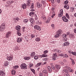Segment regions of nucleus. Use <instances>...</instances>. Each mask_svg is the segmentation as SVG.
<instances>
[{
	"mask_svg": "<svg viewBox=\"0 0 76 76\" xmlns=\"http://www.w3.org/2000/svg\"><path fill=\"white\" fill-rule=\"evenodd\" d=\"M74 31L75 33V34H76V28L74 29Z\"/></svg>",
	"mask_w": 76,
	"mask_h": 76,
	"instance_id": "nucleus-64",
	"label": "nucleus"
},
{
	"mask_svg": "<svg viewBox=\"0 0 76 76\" xmlns=\"http://www.w3.org/2000/svg\"><path fill=\"white\" fill-rule=\"evenodd\" d=\"M51 2L52 3L54 4V0H51Z\"/></svg>",
	"mask_w": 76,
	"mask_h": 76,
	"instance_id": "nucleus-61",
	"label": "nucleus"
},
{
	"mask_svg": "<svg viewBox=\"0 0 76 76\" xmlns=\"http://www.w3.org/2000/svg\"><path fill=\"white\" fill-rule=\"evenodd\" d=\"M63 70L65 72V73H68V72H69V71H68V70L67 69H64Z\"/></svg>",
	"mask_w": 76,
	"mask_h": 76,
	"instance_id": "nucleus-42",
	"label": "nucleus"
},
{
	"mask_svg": "<svg viewBox=\"0 0 76 76\" xmlns=\"http://www.w3.org/2000/svg\"><path fill=\"white\" fill-rule=\"evenodd\" d=\"M30 59V57H25L24 58V59L26 60H29Z\"/></svg>",
	"mask_w": 76,
	"mask_h": 76,
	"instance_id": "nucleus-35",
	"label": "nucleus"
},
{
	"mask_svg": "<svg viewBox=\"0 0 76 76\" xmlns=\"http://www.w3.org/2000/svg\"><path fill=\"white\" fill-rule=\"evenodd\" d=\"M12 68L13 69H16L19 68V66H18V65H16L15 66H13L12 67Z\"/></svg>",
	"mask_w": 76,
	"mask_h": 76,
	"instance_id": "nucleus-23",
	"label": "nucleus"
},
{
	"mask_svg": "<svg viewBox=\"0 0 76 76\" xmlns=\"http://www.w3.org/2000/svg\"><path fill=\"white\" fill-rule=\"evenodd\" d=\"M68 53L69 54H71L72 53V51L71 50H70L69 51H68Z\"/></svg>",
	"mask_w": 76,
	"mask_h": 76,
	"instance_id": "nucleus-58",
	"label": "nucleus"
},
{
	"mask_svg": "<svg viewBox=\"0 0 76 76\" xmlns=\"http://www.w3.org/2000/svg\"><path fill=\"white\" fill-rule=\"evenodd\" d=\"M50 18H48V20H46V23H49L50 20Z\"/></svg>",
	"mask_w": 76,
	"mask_h": 76,
	"instance_id": "nucleus-26",
	"label": "nucleus"
},
{
	"mask_svg": "<svg viewBox=\"0 0 76 76\" xmlns=\"http://www.w3.org/2000/svg\"><path fill=\"white\" fill-rule=\"evenodd\" d=\"M4 65L5 67L6 66H7L9 65V62H8V61L4 62Z\"/></svg>",
	"mask_w": 76,
	"mask_h": 76,
	"instance_id": "nucleus-17",
	"label": "nucleus"
},
{
	"mask_svg": "<svg viewBox=\"0 0 76 76\" xmlns=\"http://www.w3.org/2000/svg\"><path fill=\"white\" fill-rule=\"evenodd\" d=\"M52 68L53 70H55V67L54 66H52Z\"/></svg>",
	"mask_w": 76,
	"mask_h": 76,
	"instance_id": "nucleus-57",
	"label": "nucleus"
},
{
	"mask_svg": "<svg viewBox=\"0 0 76 76\" xmlns=\"http://www.w3.org/2000/svg\"><path fill=\"white\" fill-rule=\"evenodd\" d=\"M42 55L43 56V57H47V56H47V55H46L45 54H43Z\"/></svg>",
	"mask_w": 76,
	"mask_h": 76,
	"instance_id": "nucleus-43",
	"label": "nucleus"
},
{
	"mask_svg": "<svg viewBox=\"0 0 76 76\" xmlns=\"http://www.w3.org/2000/svg\"><path fill=\"white\" fill-rule=\"evenodd\" d=\"M69 37L70 38H73V37H74V36H73V35L71 34L69 35Z\"/></svg>",
	"mask_w": 76,
	"mask_h": 76,
	"instance_id": "nucleus-52",
	"label": "nucleus"
},
{
	"mask_svg": "<svg viewBox=\"0 0 76 76\" xmlns=\"http://www.w3.org/2000/svg\"><path fill=\"white\" fill-rule=\"evenodd\" d=\"M34 7V4L32 3L30 7V9H33Z\"/></svg>",
	"mask_w": 76,
	"mask_h": 76,
	"instance_id": "nucleus-28",
	"label": "nucleus"
},
{
	"mask_svg": "<svg viewBox=\"0 0 76 76\" xmlns=\"http://www.w3.org/2000/svg\"><path fill=\"white\" fill-rule=\"evenodd\" d=\"M64 56L66 58H67V57H68V55H67L66 54H64Z\"/></svg>",
	"mask_w": 76,
	"mask_h": 76,
	"instance_id": "nucleus-56",
	"label": "nucleus"
},
{
	"mask_svg": "<svg viewBox=\"0 0 76 76\" xmlns=\"http://www.w3.org/2000/svg\"><path fill=\"white\" fill-rule=\"evenodd\" d=\"M20 67L21 69H27V66L25 63H22L20 66Z\"/></svg>",
	"mask_w": 76,
	"mask_h": 76,
	"instance_id": "nucleus-3",
	"label": "nucleus"
},
{
	"mask_svg": "<svg viewBox=\"0 0 76 76\" xmlns=\"http://www.w3.org/2000/svg\"><path fill=\"white\" fill-rule=\"evenodd\" d=\"M68 70L69 72H73V70L70 68H69Z\"/></svg>",
	"mask_w": 76,
	"mask_h": 76,
	"instance_id": "nucleus-46",
	"label": "nucleus"
},
{
	"mask_svg": "<svg viewBox=\"0 0 76 76\" xmlns=\"http://www.w3.org/2000/svg\"><path fill=\"white\" fill-rule=\"evenodd\" d=\"M0 75L2 76H4L5 75L4 72L3 71H0Z\"/></svg>",
	"mask_w": 76,
	"mask_h": 76,
	"instance_id": "nucleus-12",
	"label": "nucleus"
},
{
	"mask_svg": "<svg viewBox=\"0 0 76 76\" xmlns=\"http://www.w3.org/2000/svg\"><path fill=\"white\" fill-rule=\"evenodd\" d=\"M74 10H75V8L73 7H70V11L72 12H74Z\"/></svg>",
	"mask_w": 76,
	"mask_h": 76,
	"instance_id": "nucleus-24",
	"label": "nucleus"
},
{
	"mask_svg": "<svg viewBox=\"0 0 76 76\" xmlns=\"http://www.w3.org/2000/svg\"><path fill=\"white\" fill-rule=\"evenodd\" d=\"M64 8L66 9H69V7L67 5H66L64 6Z\"/></svg>",
	"mask_w": 76,
	"mask_h": 76,
	"instance_id": "nucleus-31",
	"label": "nucleus"
},
{
	"mask_svg": "<svg viewBox=\"0 0 76 76\" xmlns=\"http://www.w3.org/2000/svg\"><path fill=\"white\" fill-rule=\"evenodd\" d=\"M28 19H24L23 21L24 22H25V23H26V22H28Z\"/></svg>",
	"mask_w": 76,
	"mask_h": 76,
	"instance_id": "nucleus-45",
	"label": "nucleus"
},
{
	"mask_svg": "<svg viewBox=\"0 0 76 76\" xmlns=\"http://www.w3.org/2000/svg\"><path fill=\"white\" fill-rule=\"evenodd\" d=\"M10 35H11V32L9 31L7 32L6 34V38H8L10 36Z\"/></svg>",
	"mask_w": 76,
	"mask_h": 76,
	"instance_id": "nucleus-6",
	"label": "nucleus"
},
{
	"mask_svg": "<svg viewBox=\"0 0 76 76\" xmlns=\"http://www.w3.org/2000/svg\"><path fill=\"white\" fill-rule=\"evenodd\" d=\"M8 3H10V4H12V3H14V1H13L8 0Z\"/></svg>",
	"mask_w": 76,
	"mask_h": 76,
	"instance_id": "nucleus-25",
	"label": "nucleus"
},
{
	"mask_svg": "<svg viewBox=\"0 0 76 76\" xmlns=\"http://www.w3.org/2000/svg\"><path fill=\"white\" fill-rule=\"evenodd\" d=\"M72 54H73V55H74V56H76V52H72Z\"/></svg>",
	"mask_w": 76,
	"mask_h": 76,
	"instance_id": "nucleus-49",
	"label": "nucleus"
},
{
	"mask_svg": "<svg viewBox=\"0 0 76 76\" xmlns=\"http://www.w3.org/2000/svg\"><path fill=\"white\" fill-rule=\"evenodd\" d=\"M39 26H38V25H35L34 26V29H38Z\"/></svg>",
	"mask_w": 76,
	"mask_h": 76,
	"instance_id": "nucleus-38",
	"label": "nucleus"
},
{
	"mask_svg": "<svg viewBox=\"0 0 76 76\" xmlns=\"http://www.w3.org/2000/svg\"><path fill=\"white\" fill-rule=\"evenodd\" d=\"M30 70L31 71V72H33V73L34 74H35V70H34V69H31Z\"/></svg>",
	"mask_w": 76,
	"mask_h": 76,
	"instance_id": "nucleus-39",
	"label": "nucleus"
},
{
	"mask_svg": "<svg viewBox=\"0 0 76 76\" xmlns=\"http://www.w3.org/2000/svg\"><path fill=\"white\" fill-rule=\"evenodd\" d=\"M36 5L37 6L38 8H39V7L42 6V4H39V3L37 2L36 4Z\"/></svg>",
	"mask_w": 76,
	"mask_h": 76,
	"instance_id": "nucleus-10",
	"label": "nucleus"
},
{
	"mask_svg": "<svg viewBox=\"0 0 76 76\" xmlns=\"http://www.w3.org/2000/svg\"><path fill=\"white\" fill-rule=\"evenodd\" d=\"M51 26L52 28V29H54L55 27H54V24H52L51 25Z\"/></svg>",
	"mask_w": 76,
	"mask_h": 76,
	"instance_id": "nucleus-44",
	"label": "nucleus"
},
{
	"mask_svg": "<svg viewBox=\"0 0 76 76\" xmlns=\"http://www.w3.org/2000/svg\"><path fill=\"white\" fill-rule=\"evenodd\" d=\"M21 7L23 9H25L26 8V4H22Z\"/></svg>",
	"mask_w": 76,
	"mask_h": 76,
	"instance_id": "nucleus-13",
	"label": "nucleus"
},
{
	"mask_svg": "<svg viewBox=\"0 0 76 76\" xmlns=\"http://www.w3.org/2000/svg\"><path fill=\"white\" fill-rule=\"evenodd\" d=\"M68 3H69V1L68 0H66L64 2V3L65 5H67V4H68Z\"/></svg>",
	"mask_w": 76,
	"mask_h": 76,
	"instance_id": "nucleus-37",
	"label": "nucleus"
},
{
	"mask_svg": "<svg viewBox=\"0 0 76 76\" xmlns=\"http://www.w3.org/2000/svg\"><path fill=\"white\" fill-rule=\"evenodd\" d=\"M33 65L34 64L32 63H30V64H29V66L30 67H32L33 66Z\"/></svg>",
	"mask_w": 76,
	"mask_h": 76,
	"instance_id": "nucleus-41",
	"label": "nucleus"
},
{
	"mask_svg": "<svg viewBox=\"0 0 76 76\" xmlns=\"http://www.w3.org/2000/svg\"><path fill=\"white\" fill-rule=\"evenodd\" d=\"M22 37L20 38H17V42H22Z\"/></svg>",
	"mask_w": 76,
	"mask_h": 76,
	"instance_id": "nucleus-14",
	"label": "nucleus"
},
{
	"mask_svg": "<svg viewBox=\"0 0 76 76\" xmlns=\"http://www.w3.org/2000/svg\"><path fill=\"white\" fill-rule=\"evenodd\" d=\"M16 29L17 31H19L20 29V26H16Z\"/></svg>",
	"mask_w": 76,
	"mask_h": 76,
	"instance_id": "nucleus-18",
	"label": "nucleus"
},
{
	"mask_svg": "<svg viewBox=\"0 0 76 76\" xmlns=\"http://www.w3.org/2000/svg\"><path fill=\"white\" fill-rule=\"evenodd\" d=\"M35 55V52H32L31 53V57H34Z\"/></svg>",
	"mask_w": 76,
	"mask_h": 76,
	"instance_id": "nucleus-21",
	"label": "nucleus"
},
{
	"mask_svg": "<svg viewBox=\"0 0 76 76\" xmlns=\"http://www.w3.org/2000/svg\"><path fill=\"white\" fill-rule=\"evenodd\" d=\"M42 18L43 20H45L47 19L46 17H45V16L44 15H43L42 16Z\"/></svg>",
	"mask_w": 76,
	"mask_h": 76,
	"instance_id": "nucleus-22",
	"label": "nucleus"
},
{
	"mask_svg": "<svg viewBox=\"0 0 76 76\" xmlns=\"http://www.w3.org/2000/svg\"><path fill=\"white\" fill-rule=\"evenodd\" d=\"M54 37L55 38H58L60 37V35L57 33L55 35Z\"/></svg>",
	"mask_w": 76,
	"mask_h": 76,
	"instance_id": "nucleus-34",
	"label": "nucleus"
},
{
	"mask_svg": "<svg viewBox=\"0 0 76 76\" xmlns=\"http://www.w3.org/2000/svg\"><path fill=\"white\" fill-rule=\"evenodd\" d=\"M61 30H59L57 31V34L59 35H60V34H61Z\"/></svg>",
	"mask_w": 76,
	"mask_h": 76,
	"instance_id": "nucleus-29",
	"label": "nucleus"
},
{
	"mask_svg": "<svg viewBox=\"0 0 76 76\" xmlns=\"http://www.w3.org/2000/svg\"><path fill=\"white\" fill-rule=\"evenodd\" d=\"M17 34L18 36H20L21 35V33H20V31H17Z\"/></svg>",
	"mask_w": 76,
	"mask_h": 76,
	"instance_id": "nucleus-36",
	"label": "nucleus"
},
{
	"mask_svg": "<svg viewBox=\"0 0 76 76\" xmlns=\"http://www.w3.org/2000/svg\"><path fill=\"white\" fill-rule=\"evenodd\" d=\"M66 17L67 19L70 18V17H69V14H68V13H66Z\"/></svg>",
	"mask_w": 76,
	"mask_h": 76,
	"instance_id": "nucleus-33",
	"label": "nucleus"
},
{
	"mask_svg": "<svg viewBox=\"0 0 76 76\" xmlns=\"http://www.w3.org/2000/svg\"><path fill=\"white\" fill-rule=\"evenodd\" d=\"M25 27H23V32H24L25 31Z\"/></svg>",
	"mask_w": 76,
	"mask_h": 76,
	"instance_id": "nucleus-60",
	"label": "nucleus"
},
{
	"mask_svg": "<svg viewBox=\"0 0 76 76\" xmlns=\"http://www.w3.org/2000/svg\"><path fill=\"white\" fill-rule=\"evenodd\" d=\"M34 59H35V60H37V59H38V58H39V57H38V56H37L35 55L34 57Z\"/></svg>",
	"mask_w": 76,
	"mask_h": 76,
	"instance_id": "nucleus-30",
	"label": "nucleus"
},
{
	"mask_svg": "<svg viewBox=\"0 0 76 76\" xmlns=\"http://www.w3.org/2000/svg\"><path fill=\"white\" fill-rule=\"evenodd\" d=\"M55 68H56V69H57V72H58L60 69V68L61 67L60 65L57 64H56L55 66Z\"/></svg>",
	"mask_w": 76,
	"mask_h": 76,
	"instance_id": "nucleus-9",
	"label": "nucleus"
},
{
	"mask_svg": "<svg viewBox=\"0 0 76 76\" xmlns=\"http://www.w3.org/2000/svg\"><path fill=\"white\" fill-rule=\"evenodd\" d=\"M67 38H64V39H63V41L64 42H65V41H67Z\"/></svg>",
	"mask_w": 76,
	"mask_h": 76,
	"instance_id": "nucleus-40",
	"label": "nucleus"
},
{
	"mask_svg": "<svg viewBox=\"0 0 76 76\" xmlns=\"http://www.w3.org/2000/svg\"><path fill=\"white\" fill-rule=\"evenodd\" d=\"M31 38H34L35 37V35L34 34H31Z\"/></svg>",
	"mask_w": 76,
	"mask_h": 76,
	"instance_id": "nucleus-50",
	"label": "nucleus"
},
{
	"mask_svg": "<svg viewBox=\"0 0 76 76\" xmlns=\"http://www.w3.org/2000/svg\"><path fill=\"white\" fill-rule=\"evenodd\" d=\"M62 38H66V37H67V35L65 34H64L62 35Z\"/></svg>",
	"mask_w": 76,
	"mask_h": 76,
	"instance_id": "nucleus-32",
	"label": "nucleus"
},
{
	"mask_svg": "<svg viewBox=\"0 0 76 76\" xmlns=\"http://www.w3.org/2000/svg\"><path fill=\"white\" fill-rule=\"evenodd\" d=\"M59 64L62 65H63V64H64V63L63 62V61H61L59 62Z\"/></svg>",
	"mask_w": 76,
	"mask_h": 76,
	"instance_id": "nucleus-54",
	"label": "nucleus"
},
{
	"mask_svg": "<svg viewBox=\"0 0 76 76\" xmlns=\"http://www.w3.org/2000/svg\"><path fill=\"white\" fill-rule=\"evenodd\" d=\"M43 72L44 73H47V71L45 69L43 71Z\"/></svg>",
	"mask_w": 76,
	"mask_h": 76,
	"instance_id": "nucleus-47",
	"label": "nucleus"
},
{
	"mask_svg": "<svg viewBox=\"0 0 76 76\" xmlns=\"http://www.w3.org/2000/svg\"><path fill=\"white\" fill-rule=\"evenodd\" d=\"M6 28V25L4 23H2L0 26V30L1 31H3Z\"/></svg>",
	"mask_w": 76,
	"mask_h": 76,
	"instance_id": "nucleus-2",
	"label": "nucleus"
},
{
	"mask_svg": "<svg viewBox=\"0 0 76 76\" xmlns=\"http://www.w3.org/2000/svg\"><path fill=\"white\" fill-rule=\"evenodd\" d=\"M69 45V43L68 42H67L64 43V44L63 45V46L64 47L65 46H68V45Z\"/></svg>",
	"mask_w": 76,
	"mask_h": 76,
	"instance_id": "nucleus-16",
	"label": "nucleus"
},
{
	"mask_svg": "<svg viewBox=\"0 0 76 76\" xmlns=\"http://www.w3.org/2000/svg\"><path fill=\"white\" fill-rule=\"evenodd\" d=\"M27 5L28 7H29L31 6V0H28L27 1Z\"/></svg>",
	"mask_w": 76,
	"mask_h": 76,
	"instance_id": "nucleus-15",
	"label": "nucleus"
},
{
	"mask_svg": "<svg viewBox=\"0 0 76 76\" xmlns=\"http://www.w3.org/2000/svg\"><path fill=\"white\" fill-rule=\"evenodd\" d=\"M62 19L64 22H69V20L65 16L62 17Z\"/></svg>",
	"mask_w": 76,
	"mask_h": 76,
	"instance_id": "nucleus-5",
	"label": "nucleus"
},
{
	"mask_svg": "<svg viewBox=\"0 0 76 76\" xmlns=\"http://www.w3.org/2000/svg\"><path fill=\"white\" fill-rule=\"evenodd\" d=\"M15 20H16V22H18V20H19V18H18V17H17L15 19Z\"/></svg>",
	"mask_w": 76,
	"mask_h": 76,
	"instance_id": "nucleus-51",
	"label": "nucleus"
},
{
	"mask_svg": "<svg viewBox=\"0 0 76 76\" xmlns=\"http://www.w3.org/2000/svg\"><path fill=\"white\" fill-rule=\"evenodd\" d=\"M30 22L33 24V23H34V18H31L30 19Z\"/></svg>",
	"mask_w": 76,
	"mask_h": 76,
	"instance_id": "nucleus-19",
	"label": "nucleus"
},
{
	"mask_svg": "<svg viewBox=\"0 0 76 76\" xmlns=\"http://www.w3.org/2000/svg\"><path fill=\"white\" fill-rule=\"evenodd\" d=\"M63 10H61L60 11V13L58 15V17L61 18V16H63Z\"/></svg>",
	"mask_w": 76,
	"mask_h": 76,
	"instance_id": "nucleus-7",
	"label": "nucleus"
},
{
	"mask_svg": "<svg viewBox=\"0 0 76 76\" xmlns=\"http://www.w3.org/2000/svg\"><path fill=\"white\" fill-rule=\"evenodd\" d=\"M48 53V51L47 50H45L44 52V54H47Z\"/></svg>",
	"mask_w": 76,
	"mask_h": 76,
	"instance_id": "nucleus-55",
	"label": "nucleus"
},
{
	"mask_svg": "<svg viewBox=\"0 0 76 76\" xmlns=\"http://www.w3.org/2000/svg\"><path fill=\"white\" fill-rule=\"evenodd\" d=\"M57 2L58 3H60V0H57Z\"/></svg>",
	"mask_w": 76,
	"mask_h": 76,
	"instance_id": "nucleus-63",
	"label": "nucleus"
},
{
	"mask_svg": "<svg viewBox=\"0 0 76 76\" xmlns=\"http://www.w3.org/2000/svg\"><path fill=\"white\" fill-rule=\"evenodd\" d=\"M35 14V13L34 12H30L29 13V15L30 16L32 17V16L34 15V19L35 20H36V21H38V22H39V21H38V17H37V14Z\"/></svg>",
	"mask_w": 76,
	"mask_h": 76,
	"instance_id": "nucleus-1",
	"label": "nucleus"
},
{
	"mask_svg": "<svg viewBox=\"0 0 76 76\" xmlns=\"http://www.w3.org/2000/svg\"><path fill=\"white\" fill-rule=\"evenodd\" d=\"M37 29L38 30H39V31H41V27H39V26Z\"/></svg>",
	"mask_w": 76,
	"mask_h": 76,
	"instance_id": "nucleus-59",
	"label": "nucleus"
},
{
	"mask_svg": "<svg viewBox=\"0 0 76 76\" xmlns=\"http://www.w3.org/2000/svg\"><path fill=\"white\" fill-rule=\"evenodd\" d=\"M47 70L49 73H51V71H52V69H51V68L50 67V66H48L47 67Z\"/></svg>",
	"mask_w": 76,
	"mask_h": 76,
	"instance_id": "nucleus-11",
	"label": "nucleus"
},
{
	"mask_svg": "<svg viewBox=\"0 0 76 76\" xmlns=\"http://www.w3.org/2000/svg\"><path fill=\"white\" fill-rule=\"evenodd\" d=\"M40 39L38 37L36 38L35 39V41H37V42L40 41Z\"/></svg>",
	"mask_w": 76,
	"mask_h": 76,
	"instance_id": "nucleus-27",
	"label": "nucleus"
},
{
	"mask_svg": "<svg viewBox=\"0 0 76 76\" xmlns=\"http://www.w3.org/2000/svg\"><path fill=\"white\" fill-rule=\"evenodd\" d=\"M11 73L12 75H15L16 74V71L14 70H12L11 71Z\"/></svg>",
	"mask_w": 76,
	"mask_h": 76,
	"instance_id": "nucleus-20",
	"label": "nucleus"
},
{
	"mask_svg": "<svg viewBox=\"0 0 76 76\" xmlns=\"http://www.w3.org/2000/svg\"><path fill=\"white\" fill-rule=\"evenodd\" d=\"M57 57V55L56 54H54L53 55V56H52V58L54 61H55V60H56Z\"/></svg>",
	"mask_w": 76,
	"mask_h": 76,
	"instance_id": "nucleus-8",
	"label": "nucleus"
},
{
	"mask_svg": "<svg viewBox=\"0 0 76 76\" xmlns=\"http://www.w3.org/2000/svg\"><path fill=\"white\" fill-rule=\"evenodd\" d=\"M41 64H42V62H39L37 64V66H41Z\"/></svg>",
	"mask_w": 76,
	"mask_h": 76,
	"instance_id": "nucleus-48",
	"label": "nucleus"
},
{
	"mask_svg": "<svg viewBox=\"0 0 76 76\" xmlns=\"http://www.w3.org/2000/svg\"><path fill=\"white\" fill-rule=\"evenodd\" d=\"M7 59L8 60V61H12V60H13V56L12 55L7 56Z\"/></svg>",
	"mask_w": 76,
	"mask_h": 76,
	"instance_id": "nucleus-4",
	"label": "nucleus"
},
{
	"mask_svg": "<svg viewBox=\"0 0 76 76\" xmlns=\"http://www.w3.org/2000/svg\"><path fill=\"white\" fill-rule=\"evenodd\" d=\"M72 64H75V61H74V60L72 61Z\"/></svg>",
	"mask_w": 76,
	"mask_h": 76,
	"instance_id": "nucleus-62",
	"label": "nucleus"
},
{
	"mask_svg": "<svg viewBox=\"0 0 76 76\" xmlns=\"http://www.w3.org/2000/svg\"><path fill=\"white\" fill-rule=\"evenodd\" d=\"M54 52L55 53H58V49H55Z\"/></svg>",
	"mask_w": 76,
	"mask_h": 76,
	"instance_id": "nucleus-53",
	"label": "nucleus"
}]
</instances>
